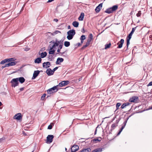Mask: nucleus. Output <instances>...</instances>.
I'll list each match as a JSON object with an SVG mask.
<instances>
[{
	"label": "nucleus",
	"mask_w": 152,
	"mask_h": 152,
	"mask_svg": "<svg viewBox=\"0 0 152 152\" xmlns=\"http://www.w3.org/2000/svg\"><path fill=\"white\" fill-rule=\"evenodd\" d=\"M61 41H58L56 39V41L52 40L50 42V43L49 45V47L50 50H52L53 48H55L56 47L58 46L59 44L61 42Z\"/></svg>",
	"instance_id": "nucleus-1"
},
{
	"label": "nucleus",
	"mask_w": 152,
	"mask_h": 152,
	"mask_svg": "<svg viewBox=\"0 0 152 152\" xmlns=\"http://www.w3.org/2000/svg\"><path fill=\"white\" fill-rule=\"evenodd\" d=\"M75 34V30L72 29L69 30L67 32L68 35L67 36V38L69 40L72 39Z\"/></svg>",
	"instance_id": "nucleus-2"
},
{
	"label": "nucleus",
	"mask_w": 152,
	"mask_h": 152,
	"mask_svg": "<svg viewBox=\"0 0 152 152\" xmlns=\"http://www.w3.org/2000/svg\"><path fill=\"white\" fill-rule=\"evenodd\" d=\"M118 8V6L116 5H114L112 7L107 9L105 11V12L108 14L112 13L117 10Z\"/></svg>",
	"instance_id": "nucleus-3"
},
{
	"label": "nucleus",
	"mask_w": 152,
	"mask_h": 152,
	"mask_svg": "<svg viewBox=\"0 0 152 152\" xmlns=\"http://www.w3.org/2000/svg\"><path fill=\"white\" fill-rule=\"evenodd\" d=\"M11 83V86L12 87H15L18 85L19 83L17 78L13 79L10 82Z\"/></svg>",
	"instance_id": "nucleus-4"
},
{
	"label": "nucleus",
	"mask_w": 152,
	"mask_h": 152,
	"mask_svg": "<svg viewBox=\"0 0 152 152\" xmlns=\"http://www.w3.org/2000/svg\"><path fill=\"white\" fill-rule=\"evenodd\" d=\"M139 101V98L137 96H133L129 100V102L134 103H137Z\"/></svg>",
	"instance_id": "nucleus-5"
},
{
	"label": "nucleus",
	"mask_w": 152,
	"mask_h": 152,
	"mask_svg": "<svg viewBox=\"0 0 152 152\" xmlns=\"http://www.w3.org/2000/svg\"><path fill=\"white\" fill-rule=\"evenodd\" d=\"M54 136L52 135H49L47 137L46 142L48 143H51L53 140Z\"/></svg>",
	"instance_id": "nucleus-6"
},
{
	"label": "nucleus",
	"mask_w": 152,
	"mask_h": 152,
	"mask_svg": "<svg viewBox=\"0 0 152 152\" xmlns=\"http://www.w3.org/2000/svg\"><path fill=\"white\" fill-rule=\"evenodd\" d=\"M69 83V82L68 80H65L62 81L58 85V86L60 87H62L67 85Z\"/></svg>",
	"instance_id": "nucleus-7"
},
{
	"label": "nucleus",
	"mask_w": 152,
	"mask_h": 152,
	"mask_svg": "<svg viewBox=\"0 0 152 152\" xmlns=\"http://www.w3.org/2000/svg\"><path fill=\"white\" fill-rule=\"evenodd\" d=\"M22 117L20 113H18L16 114L13 117V119L17 120H20L22 119Z\"/></svg>",
	"instance_id": "nucleus-8"
},
{
	"label": "nucleus",
	"mask_w": 152,
	"mask_h": 152,
	"mask_svg": "<svg viewBox=\"0 0 152 152\" xmlns=\"http://www.w3.org/2000/svg\"><path fill=\"white\" fill-rule=\"evenodd\" d=\"M40 72L39 70L35 71L34 72L32 79H35L39 74Z\"/></svg>",
	"instance_id": "nucleus-9"
},
{
	"label": "nucleus",
	"mask_w": 152,
	"mask_h": 152,
	"mask_svg": "<svg viewBox=\"0 0 152 152\" xmlns=\"http://www.w3.org/2000/svg\"><path fill=\"white\" fill-rule=\"evenodd\" d=\"M102 6V3H100L95 9V10L97 13H98L101 9Z\"/></svg>",
	"instance_id": "nucleus-10"
},
{
	"label": "nucleus",
	"mask_w": 152,
	"mask_h": 152,
	"mask_svg": "<svg viewBox=\"0 0 152 152\" xmlns=\"http://www.w3.org/2000/svg\"><path fill=\"white\" fill-rule=\"evenodd\" d=\"M79 149V147L78 145H73L71 148L72 152H75Z\"/></svg>",
	"instance_id": "nucleus-11"
},
{
	"label": "nucleus",
	"mask_w": 152,
	"mask_h": 152,
	"mask_svg": "<svg viewBox=\"0 0 152 152\" xmlns=\"http://www.w3.org/2000/svg\"><path fill=\"white\" fill-rule=\"evenodd\" d=\"M124 42V40L123 39H121L120 41L118 43L117 45H118L117 48H121L122 47L123 45Z\"/></svg>",
	"instance_id": "nucleus-12"
},
{
	"label": "nucleus",
	"mask_w": 152,
	"mask_h": 152,
	"mask_svg": "<svg viewBox=\"0 0 152 152\" xmlns=\"http://www.w3.org/2000/svg\"><path fill=\"white\" fill-rule=\"evenodd\" d=\"M17 62L16 61H10L7 64H6V66L8 67L15 65L16 64Z\"/></svg>",
	"instance_id": "nucleus-13"
},
{
	"label": "nucleus",
	"mask_w": 152,
	"mask_h": 152,
	"mask_svg": "<svg viewBox=\"0 0 152 152\" xmlns=\"http://www.w3.org/2000/svg\"><path fill=\"white\" fill-rule=\"evenodd\" d=\"M46 73L48 76H50L53 75V72L50 68L48 69L46 71Z\"/></svg>",
	"instance_id": "nucleus-14"
},
{
	"label": "nucleus",
	"mask_w": 152,
	"mask_h": 152,
	"mask_svg": "<svg viewBox=\"0 0 152 152\" xmlns=\"http://www.w3.org/2000/svg\"><path fill=\"white\" fill-rule=\"evenodd\" d=\"M50 63L49 62H44L43 64V67H45L46 68H47L49 67V65H50Z\"/></svg>",
	"instance_id": "nucleus-15"
},
{
	"label": "nucleus",
	"mask_w": 152,
	"mask_h": 152,
	"mask_svg": "<svg viewBox=\"0 0 152 152\" xmlns=\"http://www.w3.org/2000/svg\"><path fill=\"white\" fill-rule=\"evenodd\" d=\"M64 60V59L63 58H58L57 60V61L56 62V64H60V63L62 62Z\"/></svg>",
	"instance_id": "nucleus-16"
},
{
	"label": "nucleus",
	"mask_w": 152,
	"mask_h": 152,
	"mask_svg": "<svg viewBox=\"0 0 152 152\" xmlns=\"http://www.w3.org/2000/svg\"><path fill=\"white\" fill-rule=\"evenodd\" d=\"M18 79V81H19L21 83H23L25 81V79L23 77H20L17 78Z\"/></svg>",
	"instance_id": "nucleus-17"
},
{
	"label": "nucleus",
	"mask_w": 152,
	"mask_h": 152,
	"mask_svg": "<svg viewBox=\"0 0 152 152\" xmlns=\"http://www.w3.org/2000/svg\"><path fill=\"white\" fill-rule=\"evenodd\" d=\"M103 150L104 148H97L93 151L92 152H101Z\"/></svg>",
	"instance_id": "nucleus-18"
},
{
	"label": "nucleus",
	"mask_w": 152,
	"mask_h": 152,
	"mask_svg": "<svg viewBox=\"0 0 152 152\" xmlns=\"http://www.w3.org/2000/svg\"><path fill=\"white\" fill-rule=\"evenodd\" d=\"M58 85L50 88V89L53 90L54 93L56 92L58 90Z\"/></svg>",
	"instance_id": "nucleus-19"
},
{
	"label": "nucleus",
	"mask_w": 152,
	"mask_h": 152,
	"mask_svg": "<svg viewBox=\"0 0 152 152\" xmlns=\"http://www.w3.org/2000/svg\"><path fill=\"white\" fill-rule=\"evenodd\" d=\"M91 149L89 148H88L86 149H83L80 151L79 152H90Z\"/></svg>",
	"instance_id": "nucleus-20"
},
{
	"label": "nucleus",
	"mask_w": 152,
	"mask_h": 152,
	"mask_svg": "<svg viewBox=\"0 0 152 152\" xmlns=\"http://www.w3.org/2000/svg\"><path fill=\"white\" fill-rule=\"evenodd\" d=\"M84 14L83 13H81L78 18V19L79 20L82 21L83 20Z\"/></svg>",
	"instance_id": "nucleus-21"
},
{
	"label": "nucleus",
	"mask_w": 152,
	"mask_h": 152,
	"mask_svg": "<svg viewBox=\"0 0 152 152\" xmlns=\"http://www.w3.org/2000/svg\"><path fill=\"white\" fill-rule=\"evenodd\" d=\"M42 59L41 58H38L35 60L34 62L35 63L39 64L41 63Z\"/></svg>",
	"instance_id": "nucleus-22"
},
{
	"label": "nucleus",
	"mask_w": 152,
	"mask_h": 152,
	"mask_svg": "<svg viewBox=\"0 0 152 152\" xmlns=\"http://www.w3.org/2000/svg\"><path fill=\"white\" fill-rule=\"evenodd\" d=\"M73 26L75 27H77L79 26V23L76 21H74L72 23Z\"/></svg>",
	"instance_id": "nucleus-23"
},
{
	"label": "nucleus",
	"mask_w": 152,
	"mask_h": 152,
	"mask_svg": "<svg viewBox=\"0 0 152 152\" xmlns=\"http://www.w3.org/2000/svg\"><path fill=\"white\" fill-rule=\"evenodd\" d=\"M41 58H43L45 57L47 55V53L46 52H42L41 54Z\"/></svg>",
	"instance_id": "nucleus-24"
},
{
	"label": "nucleus",
	"mask_w": 152,
	"mask_h": 152,
	"mask_svg": "<svg viewBox=\"0 0 152 152\" xmlns=\"http://www.w3.org/2000/svg\"><path fill=\"white\" fill-rule=\"evenodd\" d=\"M127 120H125L123 123V124L122 125V126L121 128V129H122V130H123V129L125 127V126L127 122Z\"/></svg>",
	"instance_id": "nucleus-25"
},
{
	"label": "nucleus",
	"mask_w": 152,
	"mask_h": 152,
	"mask_svg": "<svg viewBox=\"0 0 152 152\" xmlns=\"http://www.w3.org/2000/svg\"><path fill=\"white\" fill-rule=\"evenodd\" d=\"M70 45L69 42L68 41H65L64 42V45L66 47H68Z\"/></svg>",
	"instance_id": "nucleus-26"
},
{
	"label": "nucleus",
	"mask_w": 152,
	"mask_h": 152,
	"mask_svg": "<svg viewBox=\"0 0 152 152\" xmlns=\"http://www.w3.org/2000/svg\"><path fill=\"white\" fill-rule=\"evenodd\" d=\"M118 126V125L117 124H112V125L111 126V130H113L115 129V128Z\"/></svg>",
	"instance_id": "nucleus-27"
},
{
	"label": "nucleus",
	"mask_w": 152,
	"mask_h": 152,
	"mask_svg": "<svg viewBox=\"0 0 152 152\" xmlns=\"http://www.w3.org/2000/svg\"><path fill=\"white\" fill-rule=\"evenodd\" d=\"M59 33H61V32L60 31H57V30H56V31H54L53 33H51V34L52 35H55V34H58Z\"/></svg>",
	"instance_id": "nucleus-28"
},
{
	"label": "nucleus",
	"mask_w": 152,
	"mask_h": 152,
	"mask_svg": "<svg viewBox=\"0 0 152 152\" xmlns=\"http://www.w3.org/2000/svg\"><path fill=\"white\" fill-rule=\"evenodd\" d=\"M101 137H99L98 139H94L93 140V142H97V141L100 142L101 140Z\"/></svg>",
	"instance_id": "nucleus-29"
},
{
	"label": "nucleus",
	"mask_w": 152,
	"mask_h": 152,
	"mask_svg": "<svg viewBox=\"0 0 152 152\" xmlns=\"http://www.w3.org/2000/svg\"><path fill=\"white\" fill-rule=\"evenodd\" d=\"M47 92L48 94H52L54 93V92L53 91V90L50 89V88L48 90H47Z\"/></svg>",
	"instance_id": "nucleus-30"
},
{
	"label": "nucleus",
	"mask_w": 152,
	"mask_h": 152,
	"mask_svg": "<svg viewBox=\"0 0 152 152\" xmlns=\"http://www.w3.org/2000/svg\"><path fill=\"white\" fill-rule=\"evenodd\" d=\"M54 124L53 123H51L48 127V129H52L53 126H54Z\"/></svg>",
	"instance_id": "nucleus-31"
},
{
	"label": "nucleus",
	"mask_w": 152,
	"mask_h": 152,
	"mask_svg": "<svg viewBox=\"0 0 152 152\" xmlns=\"http://www.w3.org/2000/svg\"><path fill=\"white\" fill-rule=\"evenodd\" d=\"M111 45V43H110L108 44H106L105 45V49H106L107 48H109Z\"/></svg>",
	"instance_id": "nucleus-32"
},
{
	"label": "nucleus",
	"mask_w": 152,
	"mask_h": 152,
	"mask_svg": "<svg viewBox=\"0 0 152 152\" xmlns=\"http://www.w3.org/2000/svg\"><path fill=\"white\" fill-rule=\"evenodd\" d=\"M130 40V39H127V44H126L127 48H126V50H127L128 49L129 45L130 44V42H129Z\"/></svg>",
	"instance_id": "nucleus-33"
},
{
	"label": "nucleus",
	"mask_w": 152,
	"mask_h": 152,
	"mask_svg": "<svg viewBox=\"0 0 152 152\" xmlns=\"http://www.w3.org/2000/svg\"><path fill=\"white\" fill-rule=\"evenodd\" d=\"M93 36L91 34H90L89 36V38L88 39L90 40L91 41V40L93 39Z\"/></svg>",
	"instance_id": "nucleus-34"
},
{
	"label": "nucleus",
	"mask_w": 152,
	"mask_h": 152,
	"mask_svg": "<svg viewBox=\"0 0 152 152\" xmlns=\"http://www.w3.org/2000/svg\"><path fill=\"white\" fill-rule=\"evenodd\" d=\"M50 50L49 52V53L50 54H53L55 52V50Z\"/></svg>",
	"instance_id": "nucleus-35"
},
{
	"label": "nucleus",
	"mask_w": 152,
	"mask_h": 152,
	"mask_svg": "<svg viewBox=\"0 0 152 152\" xmlns=\"http://www.w3.org/2000/svg\"><path fill=\"white\" fill-rule=\"evenodd\" d=\"M86 39L85 36L84 35H82L80 38V39L82 40H83Z\"/></svg>",
	"instance_id": "nucleus-36"
},
{
	"label": "nucleus",
	"mask_w": 152,
	"mask_h": 152,
	"mask_svg": "<svg viewBox=\"0 0 152 152\" xmlns=\"http://www.w3.org/2000/svg\"><path fill=\"white\" fill-rule=\"evenodd\" d=\"M121 105V104L120 103H117L116 106V110L118 109L119 107Z\"/></svg>",
	"instance_id": "nucleus-37"
},
{
	"label": "nucleus",
	"mask_w": 152,
	"mask_h": 152,
	"mask_svg": "<svg viewBox=\"0 0 152 152\" xmlns=\"http://www.w3.org/2000/svg\"><path fill=\"white\" fill-rule=\"evenodd\" d=\"M132 34H132V33H130L129 34L128 36L127 37V39H130L132 37Z\"/></svg>",
	"instance_id": "nucleus-38"
},
{
	"label": "nucleus",
	"mask_w": 152,
	"mask_h": 152,
	"mask_svg": "<svg viewBox=\"0 0 152 152\" xmlns=\"http://www.w3.org/2000/svg\"><path fill=\"white\" fill-rule=\"evenodd\" d=\"M46 96V94H43L41 97V100H43L44 99Z\"/></svg>",
	"instance_id": "nucleus-39"
},
{
	"label": "nucleus",
	"mask_w": 152,
	"mask_h": 152,
	"mask_svg": "<svg viewBox=\"0 0 152 152\" xmlns=\"http://www.w3.org/2000/svg\"><path fill=\"white\" fill-rule=\"evenodd\" d=\"M141 12L140 11L138 12V13H137L136 15L137 17H139L141 15Z\"/></svg>",
	"instance_id": "nucleus-40"
},
{
	"label": "nucleus",
	"mask_w": 152,
	"mask_h": 152,
	"mask_svg": "<svg viewBox=\"0 0 152 152\" xmlns=\"http://www.w3.org/2000/svg\"><path fill=\"white\" fill-rule=\"evenodd\" d=\"M91 41L90 40L88 39L86 44L88 46L90 44Z\"/></svg>",
	"instance_id": "nucleus-41"
},
{
	"label": "nucleus",
	"mask_w": 152,
	"mask_h": 152,
	"mask_svg": "<svg viewBox=\"0 0 152 152\" xmlns=\"http://www.w3.org/2000/svg\"><path fill=\"white\" fill-rule=\"evenodd\" d=\"M137 26L134 28H132V31L130 33H132V34H133L134 31H135Z\"/></svg>",
	"instance_id": "nucleus-42"
},
{
	"label": "nucleus",
	"mask_w": 152,
	"mask_h": 152,
	"mask_svg": "<svg viewBox=\"0 0 152 152\" xmlns=\"http://www.w3.org/2000/svg\"><path fill=\"white\" fill-rule=\"evenodd\" d=\"M88 46L86 44L83 46V47L81 48L82 50H84L85 48L88 47Z\"/></svg>",
	"instance_id": "nucleus-43"
},
{
	"label": "nucleus",
	"mask_w": 152,
	"mask_h": 152,
	"mask_svg": "<svg viewBox=\"0 0 152 152\" xmlns=\"http://www.w3.org/2000/svg\"><path fill=\"white\" fill-rule=\"evenodd\" d=\"M6 59H5L2 61L1 62L0 64H4V63H6Z\"/></svg>",
	"instance_id": "nucleus-44"
},
{
	"label": "nucleus",
	"mask_w": 152,
	"mask_h": 152,
	"mask_svg": "<svg viewBox=\"0 0 152 152\" xmlns=\"http://www.w3.org/2000/svg\"><path fill=\"white\" fill-rule=\"evenodd\" d=\"M58 68V67H56L54 68L52 70V71L53 72V73L54 74V72Z\"/></svg>",
	"instance_id": "nucleus-45"
},
{
	"label": "nucleus",
	"mask_w": 152,
	"mask_h": 152,
	"mask_svg": "<svg viewBox=\"0 0 152 152\" xmlns=\"http://www.w3.org/2000/svg\"><path fill=\"white\" fill-rule=\"evenodd\" d=\"M126 104L125 103H124L121 106V108L122 109H124L126 107Z\"/></svg>",
	"instance_id": "nucleus-46"
},
{
	"label": "nucleus",
	"mask_w": 152,
	"mask_h": 152,
	"mask_svg": "<svg viewBox=\"0 0 152 152\" xmlns=\"http://www.w3.org/2000/svg\"><path fill=\"white\" fill-rule=\"evenodd\" d=\"M9 59H10V61H15V59L14 58H9Z\"/></svg>",
	"instance_id": "nucleus-47"
},
{
	"label": "nucleus",
	"mask_w": 152,
	"mask_h": 152,
	"mask_svg": "<svg viewBox=\"0 0 152 152\" xmlns=\"http://www.w3.org/2000/svg\"><path fill=\"white\" fill-rule=\"evenodd\" d=\"M5 139V137H3L2 138H0V143L2 142Z\"/></svg>",
	"instance_id": "nucleus-48"
},
{
	"label": "nucleus",
	"mask_w": 152,
	"mask_h": 152,
	"mask_svg": "<svg viewBox=\"0 0 152 152\" xmlns=\"http://www.w3.org/2000/svg\"><path fill=\"white\" fill-rule=\"evenodd\" d=\"M29 50V48L28 47H26L24 48V50L26 51H28Z\"/></svg>",
	"instance_id": "nucleus-49"
},
{
	"label": "nucleus",
	"mask_w": 152,
	"mask_h": 152,
	"mask_svg": "<svg viewBox=\"0 0 152 152\" xmlns=\"http://www.w3.org/2000/svg\"><path fill=\"white\" fill-rule=\"evenodd\" d=\"M60 50H61V49H60L58 48V49H57V51L59 53H61L62 54H64V52H63L62 53L60 52Z\"/></svg>",
	"instance_id": "nucleus-50"
},
{
	"label": "nucleus",
	"mask_w": 152,
	"mask_h": 152,
	"mask_svg": "<svg viewBox=\"0 0 152 152\" xmlns=\"http://www.w3.org/2000/svg\"><path fill=\"white\" fill-rule=\"evenodd\" d=\"M122 130H122L121 129H120L119 132H118V133L117 134V135H119L121 133V132L122 131Z\"/></svg>",
	"instance_id": "nucleus-51"
},
{
	"label": "nucleus",
	"mask_w": 152,
	"mask_h": 152,
	"mask_svg": "<svg viewBox=\"0 0 152 152\" xmlns=\"http://www.w3.org/2000/svg\"><path fill=\"white\" fill-rule=\"evenodd\" d=\"M63 45H59V49H61L62 48Z\"/></svg>",
	"instance_id": "nucleus-52"
},
{
	"label": "nucleus",
	"mask_w": 152,
	"mask_h": 152,
	"mask_svg": "<svg viewBox=\"0 0 152 152\" xmlns=\"http://www.w3.org/2000/svg\"><path fill=\"white\" fill-rule=\"evenodd\" d=\"M6 62H10V60L9 58L5 59Z\"/></svg>",
	"instance_id": "nucleus-53"
},
{
	"label": "nucleus",
	"mask_w": 152,
	"mask_h": 152,
	"mask_svg": "<svg viewBox=\"0 0 152 152\" xmlns=\"http://www.w3.org/2000/svg\"><path fill=\"white\" fill-rule=\"evenodd\" d=\"M125 104H126V106L129 105V104H130V103L129 102L125 103Z\"/></svg>",
	"instance_id": "nucleus-54"
},
{
	"label": "nucleus",
	"mask_w": 152,
	"mask_h": 152,
	"mask_svg": "<svg viewBox=\"0 0 152 152\" xmlns=\"http://www.w3.org/2000/svg\"><path fill=\"white\" fill-rule=\"evenodd\" d=\"M6 67H8V66H6V64H5V65L4 66H2V69H3L4 68H5Z\"/></svg>",
	"instance_id": "nucleus-55"
},
{
	"label": "nucleus",
	"mask_w": 152,
	"mask_h": 152,
	"mask_svg": "<svg viewBox=\"0 0 152 152\" xmlns=\"http://www.w3.org/2000/svg\"><path fill=\"white\" fill-rule=\"evenodd\" d=\"M23 89H24V88H20V91H23Z\"/></svg>",
	"instance_id": "nucleus-56"
},
{
	"label": "nucleus",
	"mask_w": 152,
	"mask_h": 152,
	"mask_svg": "<svg viewBox=\"0 0 152 152\" xmlns=\"http://www.w3.org/2000/svg\"><path fill=\"white\" fill-rule=\"evenodd\" d=\"M54 0H49L48 1V2H51L53 1Z\"/></svg>",
	"instance_id": "nucleus-57"
},
{
	"label": "nucleus",
	"mask_w": 152,
	"mask_h": 152,
	"mask_svg": "<svg viewBox=\"0 0 152 152\" xmlns=\"http://www.w3.org/2000/svg\"><path fill=\"white\" fill-rule=\"evenodd\" d=\"M54 21L56 22H57L58 21V20L56 18H55L54 19Z\"/></svg>",
	"instance_id": "nucleus-58"
},
{
	"label": "nucleus",
	"mask_w": 152,
	"mask_h": 152,
	"mask_svg": "<svg viewBox=\"0 0 152 152\" xmlns=\"http://www.w3.org/2000/svg\"><path fill=\"white\" fill-rule=\"evenodd\" d=\"M77 44L78 45V46H80L82 44H81V43L79 42V43H77Z\"/></svg>",
	"instance_id": "nucleus-59"
},
{
	"label": "nucleus",
	"mask_w": 152,
	"mask_h": 152,
	"mask_svg": "<svg viewBox=\"0 0 152 152\" xmlns=\"http://www.w3.org/2000/svg\"><path fill=\"white\" fill-rule=\"evenodd\" d=\"M67 28L68 29H70L71 28L70 26L69 25L68 26Z\"/></svg>",
	"instance_id": "nucleus-60"
},
{
	"label": "nucleus",
	"mask_w": 152,
	"mask_h": 152,
	"mask_svg": "<svg viewBox=\"0 0 152 152\" xmlns=\"http://www.w3.org/2000/svg\"><path fill=\"white\" fill-rule=\"evenodd\" d=\"M96 131H97V129H96V130H95V132H94V134H96Z\"/></svg>",
	"instance_id": "nucleus-61"
},
{
	"label": "nucleus",
	"mask_w": 152,
	"mask_h": 152,
	"mask_svg": "<svg viewBox=\"0 0 152 152\" xmlns=\"http://www.w3.org/2000/svg\"><path fill=\"white\" fill-rule=\"evenodd\" d=\"M81 44H82L83 42V40H81Z\"/></svg>",
	"instance_id": "nucleus-62"
},
{
	"label": "nucleus",
	"mask_w": 152,
	"mask_h": 152,
	"mask_svg": "<svg viewBox=\"0 0 152 152\" xmlns=\"http://www.w3.org/2000/svg\"><path fill=\"white\" fill-rule=\"evenodd\" d=\"M2 105V103L1 102H0V106H1Z\"/></svg>",
	"instance_id": "nucleus-63"
},
{
	"label": "nucleus",
	"mask_w": 152,
	"mask_h": 152,
	"mask_svg": "<svg viewBox=\"0 0 152 152\" xmlns=\"http://www.w3.org/2000/svg\"><path fill=\"white\" fill-rule=\"evenodd\" d=\"M81 80V78H79V81H80Z\"/></svg>",
	"instance_id": "nucleus-64"
}]
</instances>
